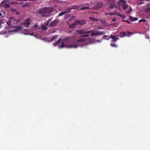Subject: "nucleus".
Wrapping results in <instances>:
<instances>
[{"mask_svg": "<svg viewBox=\"0 0 150 150\" xmlns=\"http://www.w3.org/2000/svg\"><path fill=\"white\" fill-rule=\"evenodd\" d=\"M92 38H87V40L90 41L89 43H93L96 42H100V41L98 40H97L96 41H95L94 39H91Z\"/></svg>", "mask_w": 150, "mask_h": 150, "instance_id": "obj_14", "label": "nucleus"}, {"mask_svg": "<svg viewBox=\"0 0 150 150\" xmlns=\"http://www.w3.org/2000/svg\"><path fill=\"white\" fill-rule=\"evenodd\" d=\"M100 21L102 23L104 24L105 25H106L107 24L106 21L105 20H102L100 19Z\"/></svg>", "mask_w": 150, "mask_h": 150, "instance_id": "obj_27", "label": "nucleus"}, {"mask_svg": "<svg viewBox=\"0 0 150 150\" xmlns=\"http://www.w3.org/2000/svg\"><path fill=\"white\" fill-rule=\"evenodd\" d=\"M75 33L78 34H82V37H89V36H98V35H103L105 33L103 32H99L98 31H86L85 30H76Z\"/></svg>", "mask_w": 150, "mask_h": 150, "instance_id": "obj_1", "label": "nucleus"}, {"mask_svg": "<svg viewBox=\"0 0 150 150\" xmlns=\"http://www.w3.org/2000/svg\"><path fill=\"white\" fill-rule=\"evenodd\" d=\"M14 3L13 2L9 3L8 4H4L3 5L5 8H8L10 7V6L9 5V4H13Z\"/></svg>", "mask_w": 150, "mask_h": 150, "instance_id": "obj_17", "label": "nucleus"}, {"mask_svg": "<svg viewBox=\"0 0 150 150\" xmlns=\"http://www.w3.org/2000/svg\"><path fill=\"white\" fill-rule=\"evenodd\" d=\"M103 6V4L102 3H100L96 5L93 7V8L95 9H99L101 8Z\"/></svg>", "mask_w": 150, "mask_h": 150, "instance_id": "obj_8", "label": "nucleus"}, {"mask_svg": "<svg viewBox=\"0 0 150 150\" xmlns=\"http://www.w3.org/2000/svg\"><path fill=\"white\" fill-rule=\"evenodd\" d=\"M70 6L69 7H68V8L67 9H66V10L64 11V12H66V13H68L70 12L71 9H70Z\"/></svg>", "mask_w": 150, "mask_h": 150, "instance_id": "obj_22", "label": "nucleus"}, {"mask_svg": "<svg viewBox=\"0 0 150 150\" xmlns=\"http://www.w3.org/2000/svg\"><path fill=\"white\" fill-rule=\"evenodd\" d=\"M148 10L150 12V8H149L148 9Z\"/></svg>", "mask_w": 150, "mask_h": 150, "instance_id": "obj_47", "label": "nucleus"}, {"mask_svg": "<svg viewBox=\"0 0 150 150\" xmlns=\"http://www.w3.org/2000/svg\"><path fill=\"white\" fill-rule=\"evenodd\" d=\"M89 9V8L88 7H82L78 9V10H83Z\"/></svg>", "mask_w": 150, "mask_h": 150, "instance_id": "obj_21", "label": "nucleus"}, {"mask_svg": "<svg viewBox=\"0 0 150 150\" xmlns=\"http://www.w3.org/2000/svg\"><path fill=\"white\" fill-rule=\"evenodd\" d=\"M1 23H4V22H2V20H0V28L1 27Z\"/></svg>", "mask_w": 150, "mask_h": 150, "instance_id": "obj_36", "label": "nucleus"}, {"mask_svg": "<svg viewBox=\"0 0 150 150\" xmlns=\"http://www.w3.org/2000/svg\"><path fill=\"white\" fill-rule=\"evenodd\" d=\"M41 29L42 30H45L47 29V28L45 26L42 25V26Z\"/></svg>", "mask_w": 150, "mask_h": 150, "instance_id": "obj_25", "label": "nucleus"}, {"mask_svg": "<svg viewBox=\"0 0 150 150\" xmlns=\"http://www.w3.org/2000/svg\"><path fill=\"white\" fill-rule=\"evenodd\" d=\"M123 3L122 4V8L124 9H126L128 7V6L125 4L126 1L124 0H119V1L117 2V4L119 5H120V4Z\"/></svg>", "mask_w": 150, "mask_h": 150, "instance_id": "obj_6", "label": "nucleus"}, {"mask_svg": "<svg viewBox=\"0 0 150 150\" xmlns=\"http://www.w3.org/2000/svg\"><path fill=\"white\" fill-rule=\"evenodd\" d=\"M8 28H13V30H11L8 31L9 33L11 32H18L22 30L21 26H12L9 27H8Z\"/></svg>", "mask_w": 150, "mask_h": 150, "instance_id": "obj_5", "label": "nucleus"}, {"mask_svg": "<svg viewBox=\"0 0 150 150\" xmlns=\"http://www.w3.org/2000/svg\"><path fill=\"white\" fill-rule=\"evenodd\" d=\"M124 21H126L128 23H131L129 22L128 21H127V20H124Z\"/></svg>", "mask_w": 150, "mask_h": 150, "instance_id": "obj_39", "label": "nucleus"}, {"mask_svg": "<svg viewBox=\"0 0 150 150\" xmlns=\"http://www.w3.org/2000/svg\"><path fill=\"white\" fill-rule=\"evenodd\" d=\"M89 18L91 21H95V18L94 17H89Z\"/></svg>", "mask_w": 150, "mask_h": 150, "instance_id": "obj_31", "label": "nucleus"}, {"mask_svg": "<svg viewBox=\"0 0 150 150\" xmlns=\"http://www.w3.org/2000/svg\"><path fill=\"white\" fill-rule=\"evenodd\" d=\"M24 34L25 35H33V33H31V34H29V33H25V34Z\"/></svg>", "mask_w": 150, "mask_h": 150, "instance_id": "obj_41", "label": "nucleus"}, {"mask_svg": "<svg viewBox=\"0 0 150 150\" xmlns=\"http://www.w3.org/2000/svg\"><path fill=\"white\" fill-rule=\"evenodd\" d=\"M86 40H84L83 39H81L78 40H76L72 42V45H70L68 46V47L69 48H76L78 46H81L82 45V44H85V41Z\"/></svg>", "mask_w": 150, "mask_h": 150, "instance_id": "obj_4", "label": "nucleus"}, {"mask_svg": "<svg viewBox=\"0 0 150 150\" xmlns=\"http://www.w3.org/2000/svg\"><path fill=\"white\" fill-rule=\"evenodd\" d=\"M2 13L4 14L5 12L4 11H1L0 12V16L2 15Z\"/></svg>", "mask_w": 150, "mask_h": 150, "instance_id": "obj_33", "label": "nucleus"}, {"mask_svg": "<svg viewBox=\"0 0 150 150\" xmlns=\"http://www.w3.org/2000/svg\"><path fill=\"white\" fill-rule=\"evenodd\" d=\"M107 36V35H104L103 38H106Z\"/></svg>", "mask_w": 150, "mask_h": 150, "instance_id": "obj_45", "label": "nucleus"}, {"mask_svg": "<svg viewBox=\"0 0 150 150\" xmlns=\"http://www.w3.org/2000/svg\"><path fill=\"white\" fill-rule=\"evenodd\" d=\"M11 10L12 11H13V12H14L16 11V9H14V8H11Z\"/></svg>", "mask_w": 150, "mask_h": 150, "instance_id": "obj_37", "label": "nucleus"}, {"mask_svg": "<svg viewBox=\"0 0 150 150\" xmlns=\"http://www.w3.org/2000/svg\"><path fill=\"white\" fill-rule=\"evenodd\" d=\"M46 42H51L53 40L54 38H39Z\"/></svg>", "mask_w": 150, "mask_h": 150, "instance_id": "obj_13", "label": "nucleus"}, {"mask_svg": "<svg viewBox=\"0 0 150 150\" xmlns=\"http://www.w3.org/2000/svg\"><path fill=\"white\" fill-rule=\"evenodd\" d=\"M12 22V21L8 20L7 22L6 23L8 25L10 26L11 25Z\"/></svg>", "mask_w": 150, "mask_h": 150, "instance_id": "obj_24", "label": "nucleus"}, {"mask_svg": "<svg viewBox=\"0 0 150 150\" xmlns=\"http://www.w3.org/2000/svg\"><path fill=\"white\" fill-rule=\"evenodd\" d=\"M77 25V23L75 22L74 23L69 25V27L72 28H74L76 27Z\"/></svg>", "mask_w": 150, "mask_h": 150, "instance_id": "obj_15", "label": "nucleus"}, {"mask_svg": "<svg viewBox=\"0 0 150 150\" xmlns=\"http://www.w3.org/2000/svg\"><path fill=\"white\" fill-rule=\"evenodd\" d=\"M109 15L111 16L113 15H117L118 16H120L122 17V15L120 14L119 13L117 12H114L112 13H105V15Z\"/></svg>", "mask_w": 150, "mask_h": 150, "instance_id": "obj_10", "label": "nucleus"}, {"mask_svg": "<svg viewBox=\"0 0 150 150\" xmlns=\"http://www.w3.org/2000/svg\"><path fill=\"white\" fill-rule=\"evenodd\" d=\"M112 38V43H114L115 42L117 41V40H118L119 38Z\"/></svg>", "mask_w": 150, "mask_h": 150, "instance_id": "obj_23", "label": "nucleus"}, {"mask_svg": "<svg viewBox=\"0 0 150 150\" xmlns=\"http://www.w3.org/2000/svg\"><path fill=\"white\" fill-rule=\"evenodd\" d=\"M16 14H18V12H16Z\"/></svg>", "mask_w": 150, "mask_h": 150, "instance_id": "obj_49", "label": "nucleus"}, {"mask_svg": "<svg viewBox=\"0 0 150 150\" xmlns=\"http://www.w3.org/2000/svg\"><path fill=\"white\" fill-rule=\"evenodd\" d=\"M132 8H129V9L126 12V13L127 14H129L132 11Z\"/></svg>", "mask_w": 150, "mask_h": 150, "instance_id": "obj_26", "label": "nucleus"}, {"mask_svg": "<svg viewBox=\"0 0 150 150\" xmlns=\"http://www.w3.org/2000/svg\"><path fill=\"white\" fill-rule=\"evenodd\" d=\"M114 5H112V6H110V8H112L114 7Z\"/></svg>", "mask_w": 150, "mask_h": 150, "instance_id": "obj_40", "label": "nucleus"}, {"mask_svg": "<svg viewBox=\"0 0 150 150\" xmlns=\"http://www.w3.org/2000/svg\"><path fill=\"white\" fill-rule=\"evenodd\" d=\"M28 4L27 3H25L24 4H23L22 6V7H28Z\"/></svg>", "mask_w": 150, "mask_h": 150, "instance_id": "obj_29", "label": "nucleus"}, {"mask_svg": "<svg viewBox=\"0 0 150 150\" xmlns=\"http://www.w3.org/2000/svg\"><path fill=\"white\" fill-rule=\"evenodd\" d=\"M58 22L59 21L57 19H55L51 22L50 24V26L52 27L55 26L57 24Z\"/></svg>", "mask_w": 150, "mask_h": 150, "instance_id": "obj_9", "label": "nucleus"}, {"mask_svg": "<svg viewBox=\"0 0 150 150\" xmlns=\"http://www.w3.org/2000/svg\"><path fill=\"white\" fill-rule=\"evenodd\" d=\"M70 39V38H64V40H62L61 39L59 38L58 41L53 43V46H56L61 43V45H59V49L63 48L64 47V45H67L69 43Z\"/></svg>", "mask_w": 150, "mask_h": 150, "instance_id": "obj_3", "label": "nucleus"}, {"mask_svg": "<svg viewBox=\"0 0 150 150\" xmlns=\"http://www.w3.org/2000/svg\"><path fill=\"white\" fill-rule=\"evenodd\" d=\"M24 30V31H27V30H28V29H24V30Z\"/></svg>", "mask_w": 150, "mask_h": 150, "instance_id": "obj_46", "label": "nucleus"}, {"mask_svg": "<svg viewBox=\"0 0 150 150\" xmlns=\"http://www.w3.org/2000/svg\"><path fill=\"white\" fill-rule=\"evenodd\" d=\"M66 13V12H65L64 11L61 12L59 14L58 16H57V17H58L59 16H62Z\"/></svg>", "mask_w": 150, "mask_h": 150, "instance_id": "obj_20", "label": "nucleus"}, {"mask_svg": "<svg viewBox=\"0 0 150 150\" xmlns=\"http://www.w3.org/2000/svg\"><path fill=\"white\" fill-rule=\"evenodd\" d=\"M100 19H98L95 18V22H97V21H100Z\"/></svg>", "mask_w": 150, "mask_h": 150, "instance_id": "obj_38", "label": "nucleus"}, {"mask_svg": "<svg viewBox=\"0 0 150 150\" xmlns=\"http://www.w3.org/2000/svg\"><path fill=\"white\" fill-rule=\"evenodd\" d=\"M110 38H116V37H115L113 36L112 35H110Z\"/></svg>", "mask_w": 150, "mask_h": 150, "instance_id": "obj_44", "label": "nucleus"}, {"mask_svg": "<svg viewBox=\"0 0 150 150\" xmlns=\"http://www.w3.org/2000/svg\"><path fill=\"white\" fill-rule=\"evenodd\" d=\"M112 21H116V19L115 18L114 19H112Z\"/></svg>", "mask_w": 150, "mask_h": 150, "instance_id": "obj_43", "label": "nucleus"}, {"mask_svg": "<svg viewBox=\"0 0 150 150\" xmlns=\"http://www.w3.org/2000/svg\"><path fill=\"white\" fill-rule=\"evenodd\" d=\"M144 3L143 2H141L138 3V5H141L143 4Z\"/></svg>", "mask_w": 150, "mask_h": 150, "instance_id": "obj_35", "label": "nucleus"}, {"mask_svg": "<svg viewBox=\"0 0 150 150\" xmlns=\"http://www.w3.org/2000/svg\"><path fill=\"white\" fill-rule=\"evenodd\" d=\"M52 38H55V36H53V37H52Z\"/></svg>", "mask_w": 150, "mask_h": 150, "instance_id": "obj_50", "label": "nucleus"}, {"mask_svg": "<svg viewBox=\"0 0 150 150\" xmlns=\"http://www.w3.org/2000/svg\"><path fill=\"white\" fill-rule=\"evenodd\" d=\"M129 17L130 19L132 21H136L138 19V18L136 17H133L131 16H129Z\"/></svg>", "mask_w": 150, "mask_h": 150, "instance_id": "obj_18", "label": "nucleus"}, {"mask_svg": "<svg viewBox=\"0 0 150 150\" xmlns=\"http://www.w3.org/2000/svg\"><path fill=\"white\" fill-rule=\"evenodd\" d=\"M52 12V9L51 8L45 7L39 9L37 11L36 13L37 14H40L42 17H48Z\"/></svg>", "mask_w": 150, "mask_h": 150, "instance_id": "obj_2", "label": "nucleus"}, {"mask_svg": "<svg viewBox=\"0 0 150 150\" xmlns=\"http://www.w3.org/2000/svg\"><path fill=\"white\" fill-rule=\"evenodd\" d=\"M34 28H37V27H38V29H39H39H40V27H38V25L37 24H35V25H34Z\"/></svg>", "mask_w": 150, "mask_h": 150, "instance_id": "obj_34", "label": "nucleus"}, {"mask_svg": "<svg viewBox=\"0 0 150 150\" xmlns=\"http://www.w3.org/2000/svg\"><path fill=\"white\" fill-rule=\"evenodd\" d=\"M75 22L77 23V24L83 25L86 23V20H76Z\"/></svg>", "mask_w": 150, "mask_h": 150, "instance_id": "obj_11", "label": "nucleus"}, {"mask_svg": "<svg viewBox=\"0 0 150 150\" xmlns=\"http://www.w3.org/2000/svg\"><path fill=\"white\" fill-rule=\"evenodd\" d=\"M98 29H103L102 27H99L97 28Z\"/></svg>", "mask_w": 150, "mask_h": 150, "instance_id": "obj_42", "label": "nucleus"}, {"mask_svg": "<svg viewBox=\"0 0 150 150\" xmlns=\"http://www.w3.org/2000/svg\"><path fill=\"white\" fill-rule=\"evenodd\" d=\"M110 45H111V46L112 47H117V45L115 44H114V43H111V44H110Z\"/></svg>", "mask_w": 150, "mask_h": 150, "instance_id": "obj_32", "label": "nucleus"}, {"mask_svg": "<svg viewBox=\"0 0 150 150\" xmlns=\"http://www.w3.org/2000/svg\"><path fill=\"white\" fill-rule=\"evenodd\" d=\"M30 24V20L29 18H28L25 20L24 23L22 24L26 27H28Z\"/></svg>", "mask_w": 150, "mask_h": 150, "instance_id": "obj_7", "label": "nucleus"}, {"mask_svg": "<svg viewBox=\"0 0 150 150\" xmlns=\"http://www.w3.org/2000/svg\"><path fill=\"white\" fill-rule=\"evenodd\" d=\"M9 1L8 0H4L1 2L0 3V6H2L4 4H7V3Z\"/></svg>", "mask_w": 150, "mask_h": 150, "instance_id": "obj_16", "label": "nucleus"}, {"mask_svg": "<svg viewBox=\"0 0 150 150\" xmlns=\"http://www.w3.org/2000/svg\"><path fill=\"white\" fill-rule=\"evenodd\" d=\"M70 8H69L71 9H76L78 8V6L77 5L71 6H70Z\"/></svg>", "mask_w": 150, "mask_h": 150, "instance_id": "obj_19", "label": "nucleus"}, {"mask_svg": "<svg viewBox=\"0 0 150 150\" xmlns=\"http://www.w3.org/2000/svg\"><path fill=\"white\" fill-rule=\"evenodd\" d=\"M121 35H122L124 36H126L128 37H129V35H132L133 34V33L131 32H129V31H127V32H122L121 33Z\"/></svg>", "mask_w": 150, "mask_h": 150, "instance_id": "obj_12", "label": "nucleus"}, {"mask_svg": "<svg viewBox=\"0 0 150 150\" xmlns=\"http://www.w3.org/2000/svg\"><path fill=\"white\" fill-rule=\"evenodd\" d=\"M9 20H11V21H12V22L13 21H15V19L13 17H10L9 18Z\"/></svg>", "mask_w": 150, "mask_h": 150, "instance_id": "obj_28", "label": "nucleus"}, {"mask_svg": "<svg viewBox=\"0 0 150 150\" xmlns=\"http://www.w3.org/2000/svg\"><path fill=\"white\" fill-rule=\"evenodd\" d=\"M0 34H2V33H0Z\"/></svg>", "mask_w": 150, "mask_h": 150, "instance_id": "obj_51", "label": "nucleus"}, {"mask_svg": "<svg viewBox=\"0 0 150 150\" xmlns=\"http://www.w3.org/2000/svg\"><path fill=\"white\" fill-rule=\"evenodd\" d=\"M51 19H49L47 21L46 23V24H45V25H48L49 24V23L51 21Z\"/></svg>", "mask_w": 150, "mask_h": 150, "instance_id": "obj_30", "label": "nucleus"}, {"mask_svg": "<svg viewBox=\"0 0 150 150\" xmlns=\"http://www.w3.org/2000/svg\"><path fill=\"white\" fill-rule=\"evenodd\" d=\"M17 1H25V0H17Z\"/></svg>", "mask_w": 150, "mask_h": 150, "instance_id": "obj_48", "label": "nucleus"}, {"mask_svg": "<svg viewBox=\"0 0 150 150\" xmlns=\"http://www.w3.org/2000/svg\"><path fill=\"white\" fill-rule=\"evenodd\" d=\"M7 28V27H6V28Z\"/></svg>", "mask_w": 150, "mask_h": 150, "instance_id": "obj_52", "label": "nucleus"}]
</instances>
